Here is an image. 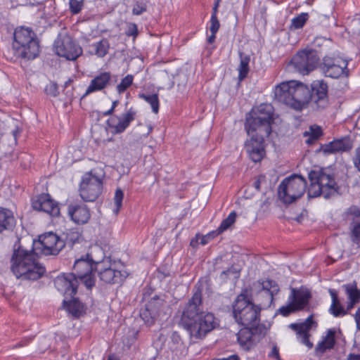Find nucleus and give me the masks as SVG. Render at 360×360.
<instances>
[{"label":"nucleus","mask_w":360,"mask_h":360,"mask_svg":"<svg viewBox=\"0 0 360 360\" xmlns=\"http://www.w3.org/2000/svg\"><path fill=\"white\" fill-rule=\"evenodd\" d=\"M202 293L199 288L193 293L185 305L180 324L191 338L203 339L217 326L213 314L203 311Z\"/></svg>","instance_id":"obj_1"},{"label":"nucleus","mask_w":360,"mask_h":360,"mask_svg":"<svg viewBox=\"0 0 360 360\" xmlns=\"http://www.w3.org/2000/svg\"><path fill=\"white\" fill-rule=\"evenodd\" d=\"M37 255L34 248L26 250L20 240L14 245L11 268L18 278L35 281L44 275L45 268L37 262Z\"/></svg>","instance_id":"obj_2"},{"label":"nucleus","mask_w":360,"mask_h":360,"mask_svg":"<svg viewBox=\"0 0 360 360\" xmlns=\"http://www.w3.org/2000/svg\"><path fill=\"white\" fill-rule=\"evenodd\" d=\"M261 311L260 305L252 302L248 288L243 289L232 304V316L235 321L242 326L255 328L264 326L260 323Z\"/></svg>","instance_id":"obj_3"},{"label":"nucleus","mask_w":360,"mask_h":360,"mask_svg":"<svg viewBox=\"0 0 360 360\" xmlns=\"http://www.w3.org/2000/svg\"><path fill=\"white\" fill-rule=\"evenodd\" d=\"M274 108L271 104L262 103L246 117L245 129L248 134L261 133L270 135L274 122Z\"/></svg>","instance_id":"obj_4"},{"label":"nucleus","mask_w":360,"mask_h":360,"mask_svg":"<svg viewBox=\"0 0 360 360\" xmlns=\"http://www.w3.org/2000/svg\"><path fill=\"white\" fill-rule=\"evenodd\" d=\"M308 176L310 181L307 192L309 198L323 195L328 199L338 193V186L334 176L325 169L311 170Z\"/></svg>","instance_id":"obj_5"},{"label":"nucleus","mask_w":360,"mask_h":360,"mask_svg":"<svg viewBox=\"0 0 360 360\" xmlns=\"http://www.w3.org/2000/svg\"><path fill=\"white\" fill-rule=\"evenodd\" d=\"M306 188V179L294 174L281 181L278 188V198L284 204H291L304 195Z\"/></svg>","instance_id":"obj_6"},{"label":"nucleus","mask_w":360,"mask_h":360,"mask_svg":"<svg viewBox=\"0 0 360 360\" xmlns=\"http://www.w3.org/2000/svg\"><path fill=\"white\" fill-rule=\"evenodd\" d=\"M96 264L89 253L82 255L75 259L73 265L72 274H75L87 289L91 290L95 285V278L92 275L96 270Z\"/></svg>","instance_id":"obj_7"},{"label":"nucleus","mask_w":360,"mask_h":360,"mask_svg":"<svg viewBox=\"0 0 360 360\" xmlns=\"http://www.w3.org/2000/svg\"><path fill=\"white\" fill-rule=\"evenodd\" d=\"M319 63L317 52L313 49H303L297 53L290 60V65L296 71L303 75H308L316 68Z\"/></svg>","instance_id":"obj_8"},{"label":"nucleus","mask_w":360,"mask_h":360,"mask_svg":"<svg viewBox=\"0 0 360 360\" xmlns=\"http://www.w3.org/2000/svg\"><path fill=\"white\" fill-rule=\"evenodd\" d=\"M56 53L69 60H75L82 54V49L68 34H60L54 41Z\"/></svg>","instance_id":"obj_9"},{"label":"nucleus","mask_w":360,"mask_h":360,"mask_svg":"<svg viewBox=\"0 0 360 360\" xmlns=\"http://www.w3.org/2000/svg\"><path fill=\"white\" fill-rule=\"evenodd\" d=\"M347 65V61L341 57L326 56L323 58L320 68L326 77L338 79L348 76Z\"/></svg>","instance_id":"obj_10"},{"label":"nucleus","mask_w":360,"mask_h":360,"mask_svg":"<svg viewBox=\"0 0 360 360\" xmlns=\"http://www.w3.org/2000/svg\"><path fill=\"white\" fill-rule=\"evenodd\" d=\"M102 190V180L91 174H87L80 183L79 195L85 202H94L101 195Z\"/></svg>","instance_id":"obj_11"},{"label":"nucleus","mask_w":360,"mask_h":360,"mask_svg":"<svg viewBox=\"0 0 360 360\" xmlns=\"http://www.w3.org/2000/svg\"><path fill=\"white\" fill-rule=\"evenodd\" d=\"M33 248L40 250L45 255H56L65 247V243L56 234L49 232L39 237L38 241L33 242Z\"/></svg>","instance_id":"obj_12"},{"label":"nucleus","mask_w":360,"mask_h":360,"mask_svg":"<svg viewBox=\"0 0 360 360\" xmlns=\"http://www.w3.org/2000/svg\"><path fill=\"white\" fill-rule=\"evenodd\" d=\"M137 115V111L133 107L129 108L120 115H114L107 120V124L113 134L123 133Z\"/></svg>","instance_id":"obj_13"},{"label":"nucleus","mask_w":360,"mask_h":360,"mask_svg":"<svg viewBox=\"0 0 360 360\" xmlns=\"http://www.w3.org/2000/svg\"><path fill=\"white\" fill-rule=\"evenodd\" d=\"M109 261L97 262L96 270L98 273L99 278L105 283L121 284L127 278L126 271L116 270L111 266H108Z\"/></svg>","instance_id":"obj_14"},{"label":"nucleus","mask_w":360,"mask_h":360,"mask_svg":"<svg viewBox=\"0 0 360 360\" xmlns=\"http://www.w3.org/2000/svg\"><path fill=\"white\" fill-rule=\"evenodd\" d=\"M54 284L66 298H73L77 292L79 279L72 273L63 274L56 277Z\"/></svg>","instance_id":"obj_15"},{"label":"nucleus","mask_w":360,"mask_h":360,"mask_svg":"<svg viewBox=\"0 0 360 360\" xmlns=\"http://www.w3.org/2000/svg\"><path fill=\"white\" fill-rule=\"evenodd\" d=\"M40 52L39 39L32 40L25 44V49L8 50L5 53L7 59L15 60L18 58L24 60H33L36 58Z\"/></svg>","instance_id":"obj_16"},{"label":"nucleus","mask_w":360,"mask_h":360,"mask_svg":"<svg viewBox=\"0 0 360 360\" xmlns=\"http://www.w3.org/2000/svg\"><path fill=\"white\" fill-rule=\"evenodd\" d=\"M310 101L316 105L317 108L324 109L328 105V86L323 80L314 81L311 84Z\"/></svg>","instance_id":"obj_17"},{"label":"nucleus","mask_w":360,"mask_h":360,"mask_svg":"<svg viewBox=\"0 0 360 360\" xmlns=\"http://www.w3.org/2000/svg\"><path fill=\"white\" fill-rule=\"evenodd\" d=\"M265 326H257L255 328L243 326L237 333V340L240 346L245 351H249L254 345L252 336L254 335H263L266 333Z\"/></svg>","instance_id":"obj_18"},{"label":"nucleus","mask_w":360,"mask_h":360,"mask_svg":"<svg viewBox=\"0 0 360 360\" xmlns=\"http://www.w3.org/2000/svg\"><path fill=\"white\" fill-rule=\"evenodd\" d=\"M32 206L34 210L44 212L52 217H57L60 214L58 202L51 199L48 193H42L33 198Z\"/></svg>","instance_id":"obj_19"},{"label":"nucleus","mask_w":360,"mask_h":360,"mask_svg":"<svg viewBox=\"0 0 360 360\" xmlns=\"http://www.w3.org/2000/svg\"><path fill=\"white\" fill-rule=\"evenodd\" d=\"M165 301L155 295L151 298L146 306V309L141 314L142 319L148 324L152 325L160 316Z\"/></svg>","instance_id":"obj_20"},{"label":"nucleus","mask_w":360,"mask_h":360,"mask_svg":"<svg viewBox=\"0 0 360 360\" xmlns=\"http://www.w3.org/2000/svg\"><path fill=\"white\" fill-rule=\"evenodd\" d=\"M67 211L70 219L78 225L86 224L91 218L89 208L84 204L71 202L68 205Z\"/></svg>","instance_id":"obj_21"},{"label":"nucleus","mask_w":360,"mask_h":360,"mask_svg":"<svg viewBox=\"0 0 360 360\" xmlns=\"http://www.w3.org/2000/svg\"><path fill=\"white\" fill-rule=\"evenodd\" d=\"M314 323L313 316L310 315L304 322L301 323H291L288 326L296 333L300 341L309 349H311L314 347L313 343L309 340V337L311 336L309 330L311 329Z\"/></svg>","instance_id":"obj_22"},{"label":"nucleus","mask_w":360,"mask_h":360,"mask_svg":"<svg viewBox=\"0 0 360 360\" xmlns=\"http://www.w3.org/2000/svg\"><path fill=\"white\" fill-rule=\"evenodd\" d=\"M294 84L295 80H291L276 86L274 91L275 100L292 108Z\"/></svg>","instance_id":"obj_23"},{"label":"nucleus","mask_w":360,"mask_h":360,"mask_svg":"<svg viewBox=\"0 0 360 360\" xmlns=\"http://www.w3.org/2000/svg\"><path fill=\"white\" fill-rule=\"evenodd\" d=\"M292 108L301 110L310 101V90L304 84L295 81Z\"/></svg>","instance_id":"obj_24"},{"label":"nucleus","mask_w":360,"mask_h":360,"mask_svg":"<svg viewBox=\"0 0 360 360\" xmlns=\"http://www.w3.org/2000/svg\"><path fill=\"white\" fill-rule=\"evenodd\" d=\"M352 148V142L349 137L345 136L341 139H335L333 141L321 146L320 151L325 155L343 153L350 150Z\"/></svg>","instance_id":"obj_25"},{"label":"nucleus","mask_w":360,"mask_h":360,"mask_svg":"<svg viewBox=\"0 0 360 360\" xmlns=\"http://www.w3.org/2000/svg\"><path fill=\"white\" fill-rule=\"evenodd\" d=\"M38 39L32 30L28 27H20L15 30L12 49H25V44L32 40Z\"/></svg>","instance_id":"obj_26"},{"label":"nucleus","mask_w":360,"mask_h":360,"mask_svg":"<svg viewBox=\"0 0 360 360\" xmlns=\"http://www.w3.org/2000/svg\"><path fill=\"white\" fill-rule=\"evenodd\" d=\"M111 79L112 76L109 72H103L99 73L91 80V82L87 87L85 94L82 96V99L93 92L102 91L107 88L110 84Z\"/></svg>","instance_id":"obj_27"},{"label":"nucleus","mask_w":360,"mask_h":360,"mask_svg":"<svg viewBox=\"0 0 360 360\" xmlns=\"http://www.w3.org/2000/svg\"><path fill=\"white\" fill-rule=\"evenodd\" d=\"M311 298V295L308 290L292 288L288 302H292L296 311H300L308 305Z\"/></svg>","instance_id":"obj_28"},{"label":"nucleus","mask_w":360,"mask_h":360,"mask_svg":"<svg viewBox=\"0 0 360 360\" xmlns=\"http://www.w3.org/2000/svg\"><path fill=\"white\" fill-rule=\"evenodd\" d=\"M336 330L330 328L326 331V335L322 337V340L316 345L314 352L316 356H322L326 351L334 348L336 340Z\"/></svg>","instance_id":"obj_29"},{"label":"nucleus","mask_w":360,"mask_h":360,"mask_svg":"<svg viewBox=\"0 0 360 360\" xmlns=\"http://www.w3.org/2000/svg\"><path fill=\"white\" fill-rule=\"evenodd\" d=\"M169 349L176 356H182L186 354L187 347L182 341L180 335L176 332H174L168 342Z\"/></svg>","instance_id":"obj_30"},{"label":"nucleus","mask_w":360,"mask_h":360,"mask_svg":"<svg viewBox=\"0 0 360 360\" xmlns=\"http://www.w3.org/2000/svg\"><path fill=\"white\" fill-rule=\"evenodd\" d=\"M253 286L261 288L269 297L271 302H273L274 296L279 292V287L276 282L270 279L266 281L259 280L253 283Z\"/></svg>","instance_id":"obj_31"},{"label":"nucleus","mask_w":360,"mask_h":360,"mask_svg":"<svg viewBox=\"0 0 360 360\" xmlns=\"http://www.w3.org/2000/svg\"><path fill=\"white\" fill-rule=\"evenodd\" d=\"M15 219L12 212L6 208L0 207V233L6 230L12 229Z\"/></svg>","instance_id":"obj_32"},{"label":"nucleus","mask_w":360,"mask_h":360,"mask_svg":"<svg viewBox=\"0 0 360 360\" xmlns=\"http://www.w3.org/2000/svg\"><path fill=\"white\" fill-rule=\"evenodd\" d=\"M343 288L350 301L349 307H352L360 301V290L357 288L356 283L344 285Z\"/></svg>","instance_id":"obj_33"},{"label":"nucleus","mask_w":360,"mask_h":360,"mask_svg":"<svg viewBox=\"0 0 360 360\" xmlns=\"http://www.w3.org/2000/svg\"><path fill=\"white\" fill-rule=\"evenodd\" d=\"M329 293L332 297V304L330 308V313L334 316H344L345 314H346L345 311L340 305L336 290L333 289H330Z\"/></svg>","instance_id":"obj_34"},{"label":"nucleus","mask_w":360,"mask_h":360,"mask_svg":"<svg viewBox=\"0 0 360 360\" xmlns=\"http://www.w3.org/2000/svg\"><path fill=\"white\" fill-rule=\"evenodd\" d=\"M93 49L92 54L97 56L99 58H103L108 53L110 49V43L107 39H102L99 41L91 45Z\"/></svg>","instance_id":"obj_35"},{"label":"nucleus","mask_w":360,"mask_h":360,"mask_svg":"<svg viewBox=\"0 0 360 360\" xmlns=\"http://www.w3.org/2000/svg\"><path fill=\"white\" fill-rule=\"evenodd\" d=\"M63 303L66 304L67 311L75 318H79L84 311V305L77 299L73 298L69 302L64 300Z\"/></svg>","instance_id":"obj_36"},{"label":"nucleus","mask_w":360,"mask_h":360,"mask_svg":"<svg viewBox=\"0 0 360 360\" xmlns=\"http://www.w3.org/2000/svg\"><path fill=\"white\" fill-rule=\"evenodd\" d=\"M239 56L240 65L238 68V79L242 81L247 77L250 71L249 63L250 61V57L248 55L244 54L243 52H240Z\"/></svg>","instance_id":"obj_37"},{"label":"nucleus","mask_w":360,"mask_h":360,"mask_svg":"<svg viewBox=\"0 0 360 360\" xmlns=\"http://www.w3.org/2000/svg\"><path fill=\"white\" fill-rule=\"evenodd\" d=\"M250 139L247 140L245 143V148L246 151H248V145L252 146V148H259L260 146H264V137H267L269 135H262L261 133L252 132L251 134H248Z\"/></svg>","instance_id":"obj_38"},{"label":"nucleus","mask_w":360,"mask_h":360,"mask_svg":"<svg viewBox=\"0 0 360 360\" xmlns=\"http://www.w3.org/2000/svg\"><path fill=\"white\" fill-rule=\"evenodd\" d=\"M322 129L320 127L316 125L311 126L309 130L304 133V136L308 137L306 143L308 145L313 144L322 136Z\"/></svg>","instance_id":"obj_39"},{"label":"nucleus","mask_w":360,"mask_h":360,"mask_svg":"<svg viewBox=\"0 0 360 360\" xmlns=\"http://www.w3.org/2000/svg\"><path fill=\"white\" fill-rule=\"evenodd\" d=\"M139 97L143 99L150 105L152 110L154 113L157 114L158 112L160 103L158 95L157 94H145L141 93L139 94Z\"/></svg>","instance_id":"obj_40"},{"label":"nucleus","mask_w":360,"mask_h":360,"mask_svg":"<svg viewBox=\"0 0 360 360\" xmlns=\"http://www.w3.org/2000/svg\"><path fill=\"white\" fill-rule=\"evenodd\" d=\"M250 158L255 162H257L262 160L264 156V146H259V148H252V146L248 145L247 151Z\"/></svg>","instance_id":"obj_41"},{"label":"nucleus","mask_w":360,"mask_h":360,"mask_svg":"<svg viewBox=\"0 0 360 360\" xmlns=\"http://www.w3.org/2000/svg\"><path fill=\"white\" fill-rule=\"evenodd\" d=\"M236 217V212L235 211L231 212L229 215L221 221L217 231V233H222L231 227L235 223Z\"/></svg>","instance_id":"obj_42"},{"label":"nucleus","mask_w":360,"mask_h":360,"mask_svg":"<svg viewBox=\"0 0 360 360\" xmlns=\"http://www.w3.org/2000/svg\"><path fill=\"white\" fill-rule=\"evenodd\" d=\"M350 237L352 241L355 244L360 242V221L350 223Z\"/></svg>","instance_id":"obj_43"},{"label":"nucleus","mask_w":360,"mask_h":360,"mask_svg":"<svg viewBox=\"0 0 360 360\" xmlns=\"http://www.w3.org/2000/svg\"><path fill=\"white\" fill-rule=\"evenodd\" d=\"M134 81V76L132 75H127L122 79L120 84L116 86V90L118 94H123L132 84Z\"/></svg>","instance_id":"obj_44"},{"label":"nucleus","mask_w":360,"mask_h":360,"mask_svg":"<svg viewBox=\"0 0 360 360\" xmlns=\"http://www.w3.org/2000/svg\"><path fill=\"white\" fill-rule=\"evenodd\" d=\"M307 19L308 14L307 13H302L292 18L290 27L294 30L300 29L304 25Z\"/></svg>","instance_id":"obj_45"},{"label":"nucleus","mask_w":360,"mask_h":360,"mask_svg":"<svg viewBox=\"0 0 360 360\" xmlns=\"http://www.w3.org/2000/svg\"><path fill=\"white\" fill-rule=\"evenodd\" d=\"M44 91L46 95L52 97H56L59 94L57 84L53 82H50L46 85Z\"/></svg>","instance_id":"obj_46"},{"label":"nucleus","mask_w":360,"mask_h":360,"mask_svg":"<svg viewBox=\"0 0 360 360\" xmlns=\"http://www.w3.org/2000/svg\"><path fill=\"white\" fill-rule=\"evenodd\" d=\"M147 11V4L143 1H138L132 8V14L140 15Z\"/></svg>","instance_id":"obj_47"},{"label":"nucleus","mask_w":360,"mask_h":360,"mask_svg":"<svg viewBox=\"0 0 360 360\" xmlns=\"http://www.w3.org/2000/svg\"><path fill=\"white\" fill-rule=\"evenodd\" d=\"M83 0H70V10L72 14L79 13L83 8Z\"/></svg>","instance_id":"obj_48"},{"label":"nucleus","mask_w":360,"mask_h":360,"mask_svg":"<svg viewBox=\"0 0 360 360\" xmlns=\"http://www.w3.org/2000/svg\"><path fill=\"white\" fill-rule=\"evenodd\" d=\"M123 198H124V193H123L122 190L121 188H117L115 191V197H114L115 204L116 206V210L115 211V213H118V212L120 211V210L122 207V205Z\"/></svg>","instance_id":"obj_49"},{"label":"nucleus","mask_w":360,"mask_h":360,"mask_svg":"<svg viewBox=\"0 0 360 360\" xmlns=\"http://www.w3.org/2000/svg\"><path fill=\"white\" fill-rule=\"evenodd\" d=\"M295 311H296V309L293 307V304L292 302H288L287 305L280 307L278 309L277 313L281 314L283 316H288Z\"/></svg>","instance_id":"obj_50"},{"label":"nucleus","mask_w":360,"mask_h":360,"mask_svg":"<svg viewBox=\"0 0 360 360\" xmlns=\"http://www.w3.org/2000/svg\"><path fill=\"white\" fill-rule=\"evenodd\" d=\"M347 214L351 216V222L360 221V209L358 207H351L348 210Z\"/></svg>","instance_id":"obj_51"},{"label":"nucleus","mask_w":360,"mask_h":360,"mask_svg":"<svg viewBox=\"0 0 360 360\" xmlns=\"http://www.w3.org/2000/svg\"><path fill=\"white\" fill-rule=\"evenodd\" d=\"M220 27L219 21L217 18V16L215 15L214 13H212L211 19H210V32L212 34H216Z\"/></svg>","instance_id":"obj_52"},{"label":"nucleus","mask_w":360,"mask_h":360,"mask_svg":"<svg viewBox=\"0 0 360 360\" xmlns=\"http://www.w3.org/2000/svg\"><path fill=\"white\" fill-rule=\"evenodd\" d=\"M230 274H233L236 278H238L239 276V272L233 266H231L228 269L223 271L220 275V278L223 281H226L227 277Z\"/></svg>","instance_id":"obj_53"},{"label":"nucleus","mask_w":360,"mask_h":360,"mask_svg":"<svg viewBox=\"0 0 360 360\" xmlns=\"http://www.w3.org/2000/svg\"><path fill=\"white\" fill-rule=\"evenodd\" d=\"M353 163L357 170L360 172V145L355 149L353 157Z\"/></svg>","instance_id":"obj_54"},{"label":"nucleus","mask_w":360,"mask_h":360,"mask_svg":"<svg viewBox=\"0 0 360 360\" xmlns=\"http://www.w3.org/2000/svg\"><path fill=\"white\" fill-rule=\"evenodd\" d=\"M218 233L217 231H212V233H210L205 236H200V243L202 245H205L209 243V241L212 239L215 236H217Z\"/></svg>","instance_id":"obj_55"},{"label":"nucleus","mask_w":360,"mask_h":360,"mask_svg":"<svg viewBox=\"0 0 360 360\" xmlns=\"http://www.w3.org/2000/svg\"><path fill=\"white\" fill-rule=\"evenodd\" d=\"M126 34L129 37L132 36L136 37L138 35V28L136 24H129Z\"/></svg>","instance_id":"obj_56"},{"label":"nucleus","mask_w":360,"mask_h":360,"mask_svg":"<svg viewBox=\"0 0 360 360\" xmlns=\"http://www.w3.org/2000/svg\"><path fill=\"white\" fill-rule=\"evenodd\" d=\"M269 356L271 358H275L276 360H281L279 350L276 345L273 346L271 352L269 354Z\"/></svg>","instance_id":"obj_57"},{"label":"nucleus","mask_w":360,"mask_h":360,"mask_svg":"<svg viewBox=\"0 0 360 360\" xmlns=\"http://www.w3.org/2000/svg\"><path fill=\"white\" fill-rule=\"evenodd\" d=\"M200 238V235L199 233H197L195 236L191 239L190 242V245L193 247V248H196L198 246L199 244V239Z\"/></svg>","instance_id":"obj_58"},{"label":"nucleus","mask_w":360,"mask_h":360,"mask_svg":"<svg viewBox=\"0 0 360 360\" xmlns=\"http://www.w3.org/2000/svg\"><path fill=\"white\" fill-rule=\"evenodd\" d=\"M264 179V176H260L258 177L257 179H256L255 181V182L253 183V186L255 188V189L257 191H260V186H261V182L262 180Z\"/></svg>","instance_id":"obj_59"},{"label":"nucleus","mask_w":360,"mask_h":360,"mask_svg":"<svg viewBox=\"0 0 360 360\" xmlns=\"http://www.w3.org/2000/svg\"><path fill=\"white\" fill-rule=\"evenodd\" d=\"M212 360H240V358L237 354H233L226 358L213 359Z\"/></svg>","instance_id":"obj_60"},{"label":"nucleus","mask_w":360,"mask_h":360,"mask_svg":"<svg viewBox=\"0 0 360 360\" xmlns=\"http://www.w3.org/2000/svg\"><path fill=\"white\" fill-rule=\"evenodd\" d=\"M347 360H360V354H349Z\"/></svg>","instance_id":"obj_61"},{"label":"nucleus","mask_w":360,"mask_h":360,"mask_svg":"<svg viewBox=\"0 0 360 360\" xmlns=\"http://www.w3.org/2000/svg\"><path fill=\"white\" fill-rule=\"evenodd\" d=\"M216 38V34H212L208 38L207 41L209 44H212Z\"/></svg>","instance_id":"obj_62"},{"label":"nucleus","mask_w":360,"mask_h":360,"mask_svg":"<svg viewBox=\"0 0 360 360\" xmlns=\"http://www.w3.org/2000/svg\"><path fill=\"white\" fill-rule=\"evenodd\" d=\"M219 1H220V0H217V1H216V3L214 4V7H213V8H212V13H214V14H215V15H217V9H218V6H219Z\"/></svg>","instance_id":"obj_63"},{"label":"nucleus","mask_w":360,"mask_h":360,"mask_svg":"<svg viewBox=\"0 0 360 360\" xmlns=\"http://www.w3.org/2000/svg\"><path fill=\"white\" fill-rule=\"evenodd\" d=\"M107 360H120V359L114 355H109Z\"/></svg>","instance_id":"obj_64"}]
</instances>
